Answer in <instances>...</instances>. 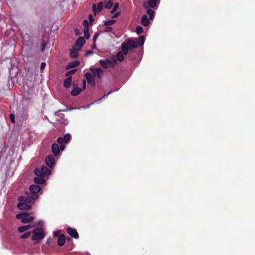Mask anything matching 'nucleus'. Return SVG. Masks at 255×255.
Instances as JSON below:
<instances>
[{"instance_id":"obj_1","label":"nucleus","mask_w":255,"mask_h":255,"mask_svg":"<svg viewBox=\"0 0 255 255\" xmlns=\"http://www.w3.org/2000/svg\"><path fill=\"white\" fill-rule=\"evenodd\" d=\"M33 235L31 237L32 241L40 240L44 238L43 229L42 228H35L32 231Z\"/></svg>"},{"instance_id":"obj_2","label":"nucleus","mask_w":255,"mask_h":255,"mask_svg":"<svg viewBox=\"0 0 255 255\" xmlns=\"http://www.w3.org/2000/svg\"><path fill=\"white\" fill-rule=\"evenodd\" d=\"M51 170L46 166H43L41 168H36L34 170V174L40 177H44L45 175H47L51 174Z\"/></svg>"},{"instance_id":"obj_3","label":"nucleus","mask_w":255,"mask_h":255,"mask_svg":"<svg viewBox=\"0 0 255 255\" xmlns=\"http://www.w3.org/2000/svg\"><path fill=\"white\" fill-rule=\"evenodd\" d=\"M99 62L103 68L107 69L109 67H113L117 64V62L115 59L113 60L106 59L105 60H101L99 61Z\"/></svg>"},{"instance_id":"obj_4","label":"nucleus","mask_w":255,"mask_h":255,"mask_svg":"<svg viewBox=\"0 0 255 255\" xmlns=\"http://www.w3.org/2000/svg\"><path fill=\"white\" fill-rule=\"evenodd\" d=\"M16 218L17 219L21 220V222L25 224L30 222L33 221V217L29 216V214L26 213H20L16 214Z\"/></svg>"},{"instance_id":"obj_5","label":"nucleus","mask_w":255,"mask_h":255,"mask_svg":"<svg viewBox=\"0 0 255 255\" xmlns=\"http://www.w3.org/2000/svg\"><path fill=\"white\" fill-rule=\"evenodd\" d=\"M41 188L38 185H32L29 187V191H30V198L33 200H35L37 198V194L40 191Z\"/></svg>"},{"instance_id":"obj_6","label":"nucleus","mask_w":255,"mask_h":255,"mask_svg":"<svg viewBox=\"0 0 255 255\" xmlns=\"http://www.w3.org/2000/svg\"><path fill=\"white\" fill-rule=\"evenodd\" d=\"M23 44L28 47H31L33 45V40L31 36L26 34L23 37Z\"/></svg>"},{"instance_id":"obj_7","label":"nucleus","mask_w":255,"mask_h":255,"mask_svg":"<svg viewBox=\"0 0 255 255\" xmlns=\"http://www.w3.org/2000/svg\"><path fill=\"white\" fill-rule=\"evenodd\" d=\"M66 232L72 238L76 239L79 238V234L76 229L69 227L67 228Z\"/></svg>"},{"instance_id":"obj_8","label":"nucleus","mask_w":255,"mask_h":255,"mask_svg":"<svg viewBox=\"0 0 255 255\" xmlns=\"http://www.w3.org/2000/svg\"><path fill=\"white\" fill-rule=\"evenodd\" d=\"M55 158L52 154H49L46 158V163L48 167L52 168L55 164Z\"/></svg>"},{"instance_id":"obj_9","label":"nucleus","mask_w":255,"mask_h":255,"mask_svg":"<svg viewBox=\"0 0 255 255\" xmlns=\"http://www.w3.org/2000/svg\"><path fill=\"white\" fill-rule=\"evenodd\" d=\"M85 77L88 83L91 84L92 86H95V82L94 77L92 76L90 72H87L85 75Z\"/></svg>"},{"instance_id":"obj_10","label":"nucleus","mask_w":255,"mask_h":255,"mask_svg":"<svg viewBox=\"0 0 255 255\" xmlns=\"http://www.w3.org/2000/svg\"><path fill=\"white\" fill-rule=\"evenodd\" d=\"M32 198L30 197V195L29 194L28 195V197H24V196H20L19 198H18V201H19L20 202H22L25 204H28L31 202Z\"/></svg>"},{"instance_id":"obj_11","label":"nucleus","mask_w":255,"mask_h":255,"mask_svg":"<svg viewBox=\"0 0 255 255\" xmlns=\"http://www.w3.org/2000/svg\"><path fill=\"white\" fill-rule=\"evenodd\" d=\"M17 207L20 210H27L31 208V206L19 202L17 204Z\"/></svg>"},{"instance_id":"obj_12","label":"nucleus","mask_w":255,"mask_h":255,"mask_svg":"<svg viewBox=\"0 0 255 255\" xmlns=\"http://www.w3.org/2000/svg\"><path fill=\"white\" fill-rule=\"evenodd\" d=\"M51 150L52 153H53L55 156L58 155L60 152L58 145L56 143H52L51 145Z\"/></svg>"},{"instance_id":"obj_13","label":"nucleus","mask_w":255,"mask_h":255,"mask_svg":"<svg viewBox=\"0 0 255 255\" xmlns=\"http://www.w3.org/2000/svg\"><path fill=\"white\" fill-rule=\"evenodd\" d=\"M156 5V0H149L147 3H145L144 4V7L145 8H147L148 7L153 8L155 7Z\"/></svg>"},{"instance_id":"obj_14","label":"nucleus","mask_w":255,"mask_h":255,"mask_svg":"<svg viewBox=\"0 0 255 255\" xmlns=\"http://www.w3.org/2000/svg\"><path fill=\"white\" fill-rule=\"evenodd\" d=\"M85 43V38L84 37H79L76 41V46L79 48H82L83 45Z\"/></svg>"},{"instance_id":"obj_15","label":"nucleus","mask_w":255,"mask_h":255,"mask_svg":"<svg viewBox=\"0 0 255 255\" xmlns=\"http://www.w3.org/2000/svg\"><path fill=\"white\" fill-rule=\"evenodd\" d=\"M79 49L77 48H73L70 49V56L71 58H76L78 56V52Z\"/></svg>"},{"instance_id":"obj_16","label":"nucleus","mask_w":255,"mask_h":255,"mask_svg":"<svg viewBox=\"0 0 255 255\" xmlns=\"http://www.w3.org/2000/svg\"><path fill=\"white\" fill-rule=\"evenodd\" d=\"M141 24L144 26H147L149 25V20L146 14H143V16H141Z\"/></svg>"},{"instance_id":"obj_17","label":"nucleus","mask_w":255,"mask_h":255,"mask_svg":"<svg viewBox=\"0 0 255 255\" xmlns=\"http://www.w3.org/2000/svg\"><path fill=\"white\" fill-rule=\"evenodd\" d=\"M66 242V237L64 234H61L58 239V245L61 247H62Z\"/></svg>"},{"instance_id":"obj_18","label":"nucleus","mask_w":255,"mask_h":255,"mask_svg":"<svg viewBox=\"0 0 255 255\" xmlns=\"http://www.w3.org/2000/svg\"><path fill=\"white\" fill-rule=\"evenodd\" d=\"M80 64L78 60H75L73 62H70L68 64L66 67V69H70L77 67Z\"/></svg>"},{"instance_id":"obj_19","label":"nucleus","mask_w":255,"mask_h":255,"mask_svg":"<svg viewBox=\"0 0 255 255\" xmlns=\"http://www.w3.org/2000/svg\"><path fill=\"white\" fill-rule=\"evenodd\" d=\"M72 82V77L70 76L69 77L67 78L64 80L63 82V86L65 87V88L67 89L69 88L71 85Z\"/></svg>"},{"instance_id":"obj_20","label":"nucleus","mask_w":255,"mask_h":255,"mask_svg":"<svg viewBox=\"0 0 255 255\" xmlns=\"http://www.w3.org/2000/svg\"><path fill=\"white\" fill-rule=\"evenodd\" d=\"M126 43L128 45V47L130 48H136L137 46V44L130 39H128Z\"/></svg>"},{"instance_id":"obj_21","label":"nucleus","mask_w":255,"mask_h":255,"mask_svg":"<svg viewBox=\"0 0 255 255\" xmlns=\"http://www.w3.org/2000/svg\"><path fill=\"white\" fill-rule=\"evenodd\" d=\"M82 92V89L75 87L71 92V95L73 96H77L80 92Z\"/></svg>"},{"instance_id":"obj_22","label":"nucleus","mask_w":255,"mask_h":255,"mask_svg":"<svg viewBox=\"0 0 255 255\" xmlns=\"http://www.w3.org/2000/svg\"><path fill=\"white\" fill-rule=\"evenodd\" d=\"M31 226L29 225L21 226L17 228V232L19 233H23L27 231L28 230L31 228Z\"/></svg>"},{"instance_id":"obj_23","label":"nucleus","mask_w":255,"mask_h":255,"mask_svg":"<svg viewBox=\"0 0 255 255\" xmlns=\"http://www.w3.org/2000/svg\"><path fill=\"white\" fill-rule=\"evenodd\" d=\"M94 71L97 73V77H98L99 79H102L103 76V71L101 68H96V69L94 70Z\"/></svg>"},{"instance_id":"obj_24","label":"nucleus","mask_w":255,"mask_h":255,"mask_svg":"<svg viewBox=\"0 0 255 255\" xmlns=\"http://www.w3.org/2000/svg\"><path fill=\"white\" fill-rule=\"evenodd\" d=\"M129 47H128V45L126 44V43H124L122 45V53H124V54L126 55L128 53V50Z\"/></svg>"},{"instance_id":"obj_25","label":"nucleus","mask_w":255,"mask_h":255,"mask_svg":"<svg viewBox=\"0 0 255 255\" xmlns=\"http://www.w3.org/2000/svg\"><path fill=\"white\" fill-rule=\"evenodd\" d=\"M44 177H35L34 178V182L36 184H44L45 180H44L43 178Z\"/></svg>"},{"instance_id":"obj_26","label":"nucleus","mask_w":255,"mask_h":255,"mask_svg":"<svg viewBox=\"0 0 255 255\" xmlns=\"http://www.w3.org/2000/svg\"><path fill=\"white\" fill-rule=\"evenodd\" d=\"M124 53L122 52H119L117 54V59L119 61L122 62L124 59Z\"/></svg>"},{"instance_id":"obj_27","label":"nucleus","mask_w":255,"mask_h":255,"mask_svg":"<svg viewBox=\"0 0 255 255\" xmlns=\"http://www.w3.org/2000/svg\"><path fill=\"white\" fill-rule=\"evenodd\" d=\"M71 136L70 133H67L64 135L63 138L64 141V143H68V141L71 139Z\"/></svg>"},{"instance_id":"obj_28","label":"nucleus","mask_w":255,"mask_h":255,"mask_svg":"<svg viewBox=\"0 0 255 255\" xmlns=\"http://www.w3.org/2000/svg\"><path fill=\"white\" fill-rule=\"evenodd\" d=\"M116 22V20L115 19H111L108 21H105L104 23V25L106 26H110L113 25Z\"/></svg>"},{"instance_id":"obj_29","label":"nucleus","mask_w":255,"mask_h":255,"mask_svg":"<svg viewBox=\"0 0 255 255\" xmlns=\"http://www.w3.org/2000/svg\"><path fill=\"white\" fill-rule=\"evenodd\" d=\"M83 31L84 35H85V38H90V35L89 33V29H88V28H84Z\"/></svg>"},{"instance_id":"obj_30","label":"nucleus","mask_w":255,"mask_h":255,"mask_svg":"<svg viewBox=\"0 0 255 255\" xmlns=\"http://www.w3.org/2000/svg\"><path fill=\"white\" fill-rule=\"evenodd\" d=\"M144 40H145L144 36L143 35H140L139 36V37H138V39L137 40L138 44L140 45H143Z\"/></svg>"},{"instance_id":"obj_31","label":"nucleus","mask_w":255,"mask_h":255,"mask_svg":"<svg viewBox=\"0 0 255 255\" xmlns=\"http://www.w3.org/2000/svg\"><path fill=\"white\" fill-rule=\"evenodd\" d=\"M31 235V232L30 231H27L21 235L20 236V239H27Z\"/></svg>"},{"instance_id":"obj_32","label":"nucleus","mask_w":255,"mask_h":255,"mask_svg":"<svg viewBox=\"0 0 255 255\" xmlns=\"http://www.w3.org/2000/svg\"><path fill=\"white\" fill-rule=\"evenodd\" d=\"M143 32V28L140 25H137L136 27V32L137 34H140Z\"/></svg>"},{"instance_id":"obj_33","label":"nucleus","mask_w":255,"mask_h":255,"mask_svg":"<svg viewBox=\"0 0 255 255\" xmlns=\"http://www.w3.org/2000/svg\"><path fill=\"white\" fill-rule=\"evenodd\" d=\"M147 13L148 14L149 19H152L153 18L154 11L151 9H148L147 11Z\"/></svg>"},{"instance_id":"obj_34","label":"nucleus","mask_w":255,"mask_h":255,"mask_svg":"<svg viewBox=\"0 0 255 255\" xmlns=\"http://www.w3.org/2000/svg\"><path fill=\"white\" fill-rule=\"evenodd\" d=\"M76 72V69H72L71 70L67 72L65 74V76L68 77H69L70 76H71V75L74 74Z\"/></svg>"},{"instance_id":"obj_35","label":"nucleus","mask_w":255,"mask_h":255,"mask_svg":"<svg viewBox=\"0 0 255 255\" xmlns=\"http://www.w3.org/2000/svg\"><path fill=\"white\" fill-rule=\"evenodd\" d=\"M113 5V3L111 1H108L107 2L106 5H105V8L108 9H111L112 8Z\"/></svg>"},{"instance_id":"obj_36","label":"nucleus","mask_w":255,"mask_h":255,"mask_svg":"<svg viewBox=\"0 0 255 255\" xmlns=\"http://www.w3.org/2000/svg\"><path fill=\"white\" fill-rule=\"evenodd\" d=\"M103 2L102 1L99 2L97 4V10H98V11H101L102 8H103Z\"/></svg>"},{"instance_id":"obj_37","label":"nucleus","mask_w":255,"mask_h":255,"mask_svg":"<svg viewBox=\"0 0 255 255\" xmlns=\"http://www.w3.org/2000/svg\"><path fill=\"white\" fill-rule=\"evenodd\" d=\"M83 25L85 28H88V25H89V22L87 21V20H85L83 21Z\"/></svg>"},{"instance_id":"obj_38","label":"nucleus","mask_w":255,"mask_h":255,"mask_svg":"<svg viewBox=\"0 0 255 255\" xmlns=\"http://www.w3.org/2000/svg\"><path fill=\"white\" fill-rule=\"evenodd\" d=\"M57 142H58L59 144H62L64 143V141L62 137H58V139H57Z\"/></svg>"},{"instance_id":"obj_39","label":"nucleus","mask_w":255,"mask_h":255,"mask_svg":"<svg viewBox=\"0 0 255 255\" xmlns=\"http://www.w3.org/2000/svg\"><path fill=\"white\" fill-rule=\"evenodd\" d=\"M113 31V28L110 26H107L105 28V31L106 32H110Z\"/></svg>"},{"instance_id":"obj_40","label":"nucleus","mask_w":255,"mask_h":255,"mask_svg":"<svg viewBox=\"0 0 255 255\" xmlns=\"http://www.w3.org/2000/svg\"><path fill=\"white\" fill-rule=\"evenodd\" d=\"M118 7H119V4H118V3H117L116 4L114 5V8L112 11V13L116 11L117 9L118 8Z\"/></svg>"},{"instance_id":"obj_41","label":"nucleus","mask_w":255,"mask_h":255,"mask_svg":"<svg viewBox=\"0 0 255 255\" xmlns=\"http://www.w3.org/2000/svg\"><path fill=\"white\" fill-rule=\"evenodd\" d=\"M9 119L11 120V123H14V116L12 114H10Z\"/></svg>"},{"instance_id":"obj_42","label":"nucleus","mask_w":255,"mask_h":255,"mask_svg":"<svg viewBox=\"0 0 255 255\" xmlns=\"http://www.w3.org/2000/svg\"><path fill=\"white\" fill-rule=\"evenodd\" d=\"M89 19L90 23V24H91L92 22H93L94 20L93 16H92V15L91 14H89Z\"/></svg>"},{"instance_id":"obj_43","label":"nucleus","mask_w":255,"mask_h":255,"mask_svg":"<svg viewBox=\"0 0 255 255\" xmlns=\"http://www.w3.org/2000/svg\"><path fill=\"white\" fill-rule=\"evenodd\" d=\"M93 54V51L91 50H87L86 51V53L85 54V56H88L89 55H90L91 54Z\"/></svg>"},{"instance_id":"obj_44","label":"nucleus","mask_w":255,"mask_h":255,"mask_svg":"<svg viewBox=\"0 0 255 255\" xmlns=\"http://www.w3.org/2000/svg\"><path fill=\"white\" fill-rule=\"evenodd\" d=\"M46 65V64L45 62H41L40 65V70H44Z\"/></svg>"},{"instance_id":"obj_45","label":"nucleus","mask_w":255,"mask_h":255,"mask_svg":"<svg viewBox=\"0 0 255 255\" xmlns=\"http://www.w3.org/2000/svg\"><path fill=\"white\" fill-rule=\"evenodd\" d=\"M46 46V43L45 42H43L42 45V48H41V51L43 52L44 51V49L45 46Z\"/></svg>"},{"instance_id":"obj_46","label":"nucleus","mask_w":255,"mask_h":255,"mask_svg":"<svg viewBox=\"0 0 255 255\" xmlns=\"http://www.w3.org/2000/svg\"><path fill=\"white\" fill-rule=\"evenodd\" d=\"M94 69H96V68H91L90 71H91L92 74H93V76L95 77L96 76V73L94 71Z\"/></svg>"},{"instance_id":"obj_47","label":"nucleus","mask_w":255,"mask_h":255,"mask_svg":"<svg viewBox=\"0 0 255 255\" xmlns=\"http://www.w3.org/2000/svg\"><path fill=\"white\" fill-rule=\"evenodd\" d=\"M111 93V92H109L108 93V94H105V95H104L102 98L100 99L99 100H101L103 99H105L106 98H107L109 95Z\"/></svg>"},{"instance_id":"obj_48","label":"nucleus","mask_w":255,"mask_h":255,"mask_svg":"<svg viewBox=\"0 0 255 255\" xmlns=\"http://www.w3.org/2000/svg\"><path fill=\"white\" fill-rule=\"evenodd\" d=\"M120 15V12L118 11V12H116L115 14H114V15H113V17L114 18H117Z\"/></svg>"},{"instance_id":"obj_49","label":"nucleus","mask_w":255,"mask_h":255,"mask_svg":"<svg viewBox=\"0 0 255 255\" xmlns=\"http://www.w3.org/2000/svg\"><path fill=\"white\" fill-rule=\"evenodd\" d=\"M59 150H63L65 148V145L63 144H60Z\"/></svg>"},{"instance_id":"obj_50","label":"nucleus","mask_w":255,"mask_h":255,"mask_svg":"<svg viewBox=\"0 0 255 255\" xmlns=\"http://www.w3.org/2000/svg\"><path fill=\"white\" fill-rule=\"evenodd\" d=\"M98 35V34H95L94 35V36H93V41H94V42H95V41H96V38H97Z\"/></svg>"},{"instance_id":"obj_51","label":"nucleus","mask_w":255,"mask_h":255,"mask_svg":"<svg viewBox=\"0 0 255 255\" xmlns=\"http://www.w3.org/2000/svg\"><path fill=\"white\" fill-rule=\"evenodd\" d=\"M54 236H55V237H58V236H60V235H59V231H58V232H55L54 233Z\"/></svg>"},{"instance_id":"obj_52","label":"nucleus","mask_w":255,"mask_h":255,"mask_svg":"<svg viewBox=\"0 0 255 255\" xmlns=\"http://www.w3.org/2000/svg\"><path fill=\"white\" fill-rule=\"evenodd\" d=\"M71 240V239L70 238V237H67V238H66V241H68V242H70Z\"/></svg>"},{"instance_id":"obj_53","label":"nucleus","mask_w":255,"mask_h":255,"mask_svg":"<svg viewBox=\"0 0 255 255\" xmlns=\"http://www.w3.org/2000/svg\"><path fill=\"white\" fill-rule=\"evenodd\" d=\"M95 8H96V5H95V4H94L93 5V11H95Z\"/></svg>"},{"instance_id":"obj_54","label":"nucleus","mask_w":255,"mask_h":255,"mask_svg":"<svg viewBox=\"0 0 255 255\" xmlns=\"http://www.w3.org/2000/svg\"><path fill=\"white\" fill-rule=\"evenodd\" d=\"M96 48V45L95 44H94L93 45H92L91 48L94 49Z\"/></svg>"},{"instance_id":"obj_55","label":"nucleus","mask_w":255,"mask_h":255,"mask_svg":"<svg viewBox=\"0 0 255 255\" xmlns=\"http://www.w3.org/2000/svg\"><path fill=\"white\" fill-rule=\"evenodd\" d=\"M75 31L76 34H78V29H76V30H75Z\"/></svg>"},{"instance_id":"obj_56","label":"nucleus","mask_w":255,"mask_h":255,"mask_svg":"<svg viewBox=\"0 0 255 255\" xmlns=\"http://www.w3.org/2000/svg\"><path fill=\"white\" fill-rule=\"evenodd\" d=\"M86 86V82H85V80L84 81V87H85Z\"/></svg>"}]
</instances>
